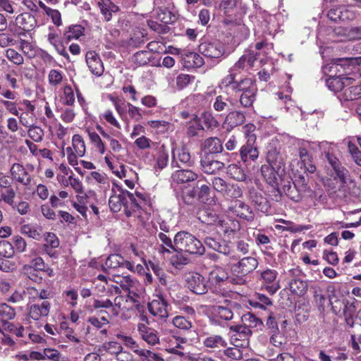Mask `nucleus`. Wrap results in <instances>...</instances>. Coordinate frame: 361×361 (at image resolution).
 Wrapping results in <instances>:
<instances>
[{
    "label": "nucleus",
    "instance_id": "7ed1b4c3",
    "mask_svg": "<svg viewBox=\"0 0 361 361\" xmlns=\"http://www.w3.org/2000/svg\"><path fill=\"white\" fill-rule=\"evenodd\" d=\"M142 202L135 199L134 195L128 191H120L114 195V213L122 210L127 217L140 216Z\"/></svg>",
    "mask_w": 361,
    "mask_h": 361
},
{
    "label": "nucleus",
    "instance_id": "6e6552de",
    "mask_svg": "<svg viewBox=\"0 0 361 361\" xmlns=\"http://www.w3.org/2000/svg\"><path fill=\"white\" fill-rule=\"evenodd\" d=\"M256 137L255 135L248 136L246 144L243 145L240 149L241 160L244 162L256 160L259 157L257 147L255 146Z\"/></svg>",
    "mask_w": 361,
    "mask_h": 361
},
{
    "label": "nucleus",
    "instance_id": "bb28decb",
    "mask_svg": "<svg viewBox=\"0 0 361 361\" xmlns=\"http://www.w3.org/2000/svg\"><path fill=\"white\" fill-rule=\"evenodd\" d=\"M202 343L204 347L211 349L226 348L227 346L226 339L219 334H206L202 337Z\"/></svg>",
    "mask_w": 361,
    "mask_h": 361
},
{
    "label": "nucleus",
    "instance_id": "c85d7f7f",
    "mask_svg": "<svg viewBox=\"0 0 361 361\" xmlns=\"http://www.w3.org/2000/svg\"><path fill=\"white\" fill-rule=\"evenodd\" d=\"M235 99L226 95H219L215 98L213 107L216 111H230L235 109Z\"/></svg>",
    "mask_w": 361,
    "mask_h": 361
},
{
    "label": "nucleus",
    "instance_id": "c756f323",
    "mask_svg": "<svg viewBox=\"0 0 361 361\" xmlns=\"http://www.w3.org/2000/svg\"><path fill=\"white\" fill-rule=\"evenodd\" d=\"M138 331L142 338L149 345H155L159 343V337L157 331L146 326L145 324L137 325Z\"/></svg>",
    "mask_w": 361,
    "mask_h": 361
},
{
    "label": "nucleus",
    "instance_id": "f3484780",
    "mask_svg": "<svg viewBox=\"0 0 361 361\" xmlns=\"http://www.w3.org/2000/svg\"><path fill=\"white\" fill-rule=\"evenodd\" d=\"M172 153V166L180 167V166L178 164V162L187 166H192L193 165L194 161L191 159L190 154L186 148L182 147L178 149H173Z\"/></svg>",
    "mask_w": 361,
    "mask_h": 361
},
{
    "label": "nucleus",
    "instance_id": "0e129e2a",
    "mask_svg": "<svg viewBox=\"0 0 361 361\" xmlns=\"http://www.w3.org/2000/svg\"><path fill=\"white\" fill-rule=\"evenodd\" d=\"M348 149L355 163L361 166V152L359 150L356 145L351 141H349L348 142Z\"/></svg>",
    "mask_w": 361,
    "mask_h": 361
},
{
    "label": "nucleus",
    "instance_id": "f03ea898",
    "mask_svg": "<svg viewBox=\"0 0 361 361\" xmlns=\"http://www.w3.org/2000/svg\"><path fill=\"white\" fill-rule=\"evenodd\" d=\"M175 251H183L191 255H202L205 248L201 241L192 234L179 231L174 236Z\"/></svg>",
    "mask_w": 361,
    "mask_h": 361
},
{
    "label": "nucleus",
    "instance_id": "a19ab883",
    "mask_svg": "<svg viewBox=\"0 0 361 361\" xmlns=\"http://www.w3.org/2000/svg\"><path fill=\"white\" fill-rule=\"evenodd\" d=\"M232 90L235 92H241L243 93L245 91H257V87L255 80L250 78H246L237 82V83L233 86Z\"/></svg>",
    "mask_w": 361,
    "mask_h": 361
},
{
    "label": "nucleus",
    "instance_id": "c03bdc74",
    "mask_svg": "<svg viewBox=\"0 0 361 361\" xmlns=\"http://www.w3.org/2000/svg\"><path fill=\"white\" fill-rule=\"evenodd\" d=\"M288 286L291 293L298 295H304L307 290V283L297 278L292 279L288 283Z\"/></svg>",
    "mask_w": 361,
    "mask_h": 361
},
{
    "label": "nucleus",
    "instance_id": "a878e982",
    "mask_svg": "<svg viewBox=\"0 0 361 361\" xmlns=\"http://www.w3.org/2000/svg\"><path fill=\"white\" fill-rule=\"evenodd\" d=\"M37 23L35 16L27 12L22 13L16 18V25L26 32L32 30Z\"/></svg>",
    "mask_w": 361,
    "mask_h": 361
},
{
    "label": "nucleus",
    "instance_id": "e433bc0d",
    "mask_svg": "<svg viewBox=\"0 0 361 361\" xmlns=\"http://www.w3.org/2000/svg\"><path fill=\"white\" fill-rule=\"evenodd\" d=\"M203 150L208 154H217L223 150L221 141L216 137L206 139L203 144Z\"/></svg>",
    "mask_w": 361,
    "mask_h": 361
},
{
    "label": "nucleus",
    "instance_id": "69168bd1",
    "mask_svg": "<svg viewBox=\"0 0 361 361\" xmlns=\"http://www.w3.org/2000/svg\"><path fill=\"white\" fill-rule=\"evenodd\" d=\"M12 240L13 243V246L14 247V251L19 253H22L26 250L27 243L25 240L20 235H13Z\"/></svg>",
    "mask_w": 361,
    "mask_h": 361
},
{
    "label": "nucleus",
    "instance_id": "bf43d9fd",
    "mask_svg": "<svg viewBox=\"0 0 361 361\" xmlns=\"http://www.w3.org/2000/svg\"><path fill=\"white\" fill-rule=\"evenodd\" d=\"M243 322L244 323L243 325H246L247 326L250 327H257L260 326L263 324L262 320L257 317L255 315L247 313L246 314H244L242 317Z\"/></svg>",
    "mask_w": 361,
    "mask_h": 361
},
{
    "label": "nucleus",
    "instance_id": "de8ad7c7",
    "mask_svg": "<svg viewBox=\"0 0 361 361\" xmlns=\"http://www.w3.org/2000/svg\"><path fill=\"white\" fill-rule=\"evenodd\" d=\"M16 196V192L12 187L4 190H0V201L4 202L11 207L15 206L14 200Z\"/></svg>",
    "mask_w": 361,
    "mask_h": 361
},
{
    "label": "nucleus",
    "instance_id": "393cba45",
    "mask_svg": "<svg viewBox=\"0 0 361 361\" xmlns=\"http://www.w3.org/2000/svg\"><path fill=\"white\" fill-rule=\"evenodd\" d=\"M231 331L234 334L232 336V339L235 341H241L244 346L247 347L249 343V338L252 335V331L246 325H235L230 327Z\"/></svg>",
    "mask_w": 361,
    "mask_h": 361
},
{
    "label": "nucleus",
    "instance_id": "9d476101",
    "mask_svg": "<svg viewBox=\"0 0 361 361\" xmlns=\"http://www.w3.org/2000/svg\"><path fill=\"white\" fill-rule=\"evenodd\" d=\"M199 51L207 58L219 59L224 54V48L220 42H204L199 45Z\"/></svg>",
    "mask_w": 361,
    "mask_h": 361
},
{
    "label": "nucleus",
    "instance_id": "864d4df0",
    "mask_svg": "<svg viewBox=\"0 0 361 361\" xmlns=\"http://www.w3.org/2000/svg\"><path fill=\"white\" fill-rule=\"evenodd\" d=\"M343 95L346 100H355L361 95V85H352L345 87Z\"/></svg>",
    "mask_w": 361,
    "mask_h": 361
},
{
    "label": "nucleus",
    "instance_id": "f8f14e48",
    "mask_svg": "<svg viewBox=\"0 0 361 361\" xmlns=\"http://www.w3.org/2000/svg\"><path fill=\"white\" fill-rule=\"evenodd\" d=\"M198 174L190 169L175 171L171 176V185H180L197 180Z\"/></svg>",
    "mask_w": 361,
    "mask_h": 361
},
{
    "label": "nucleus",
    "instance_id": "cd10ccee",
    "mask_svg": "<svg viewBox=\"0 0 361 361\" xmlns=\"http://www.w3.org/2000/svg\"><path fill=\"white\" fill-rule=\"evenodd\" d=\"M51 308L50 303L44 300L41 304H35L30 306L29 315L34 320H39L47 317Z\"/></svg>",
    "mask_w": 361,
    "mask_h": 361
},
{
    "label": "nucleus",
    "instance_id": "e2e57ef3",
    "mask_svg": "<svg viewBox=\"0 0 361 361\" xmlns=\"http://www.w3.org/2000/svg\"><path fill=\"white\" fill-rule=\"evenodd\" d=\"M63 73L60 71L52 69L48 74V81L51 86L59 85L63 80Z\"/></svg>",
    "mask_w": 361,
    "mask_h": 361
},
{
    "label": "nucleus",
    "instance_id": "a18cd8bd",
    "mask_svg": "<svg viewBox=\"0 0 361 361\" xmlns=\"http://www.w3.org/2000/svg\"><path fill=\"white\" fill-rule=\"evenodd\" d=\"M183 60L188 67H201L204 63L203 58L195 52L185 54Z\"/></svg>",
    "mask_w": 361,
    "mask_h": 361
},
{
    "label": "nucleus",
    "instance_id": "1a4fd4ad",
    "mask_svg": "<svg viewBox=\"0 0 361 361\" xmlns=\"http://www.w3.org/2000/svg\"><path fill=\"white\" fill-rule=\"evenodd\" d=\"M260 54V52H255L253 50H247L245 51L244 54L231 68V71L239 74L245 68L253 67L255 61Z\"/></svg>",
    "mask_w": 361,
    "mask_h": 361
},
{
    "label": "nucleus",
    "instance_id": "603ef678",
    "mask_svg": "<svg viewBox=\"0 0 361 361\" xmlns=\"http://www.w3.org/2000/svg\"><path fill=\"white\" fill-rule=\"evenodd\" d=\"M173 326L181 330H189L192 326V323L188 317L176 316L172 319Z\"/></svg>",
    "mask_w": 361,
    "mask_h": 361
},
{
    "label": "nucleus",
    "instance_id": "774afa93",
    "mask_svg": "<svg viewBox=\"0 0 361 361\" xmlns=\"http://www.w3.org/2000/svg\"><path fill=\"white\" fill-rule=\"evenodd\" d=\"M243 195V191L241 188L235 184H229L228 188L224 195V197L228 198L237 199Z\"/></svg>",
    "mask_w": 361,
    "mask_h": 361
},
{
    "label": "nucleus",
    "instance_id": "4d7b16f0",
    "mask_svg": "<svg viewBox=\"0 0 361 361\" xmlns=\"http://www.w3.org/2000/svg\"><path fill=\"white\" fill-rule=\"evenodd\" d=\"M88 136L90 140V141L94 145V146L97 147V150L101 153L104 154L105 152V142L102 141L99 135L91 130H87Z\"/></svg>",
    "mask_w": 361,
    "mask_h": 361
},
{
    "label": "nucleus",
    "instance_id": "052dcab7",
    "mask_svg": "<svg viewBox=\"0 0 361 361\" xmlns=\"http://www.w3.org/2000/svg\"><path fill=\"white\" fill-rule=\"evenodd\" d=\"M150 54L147 51H140L133 56L134 62L138 66H145L150 61Z\"/></svg>",
    "mask_w": 361,
    "mask_h": 361
},
{
    "label": "nucleus",
    "instance_id": "ddd939ff",
    "mask_svg": "<svg viewBox=\"0 0 361 361\" xmlns=\"http://www.w3.org/2000/svg\"><path fill=\"white\" fill-rule=\"evenodd\" d=\"M328 17L332 21H347L355 18V13L345 6H338L331 8Z\"/></svg>",
    "mask_w": 361,
    "mask_h": 361
},
{
    "label": "nucleus",
    "instance_id": "5701e85b",
    "mask_svg": "<svg viewBox=\"0 0 361 361\" xmlns=\"http://www.w3.org/2000/svg\"><path fill=\"white\" fill-rule=\"evenodd\" d=\"M283 172L269 164H264L261 167V173L265 181L273 187L278 185V176H281Z\"/></svg>",
    "mask_w": 361,
    "mask_h": 361
},
{
    "label": "nucleus",
    "instance_id": "0eeeda50",
    "mask_svg": "<svg viewBox=\"0 0 361 361\" xmlns=\"http://www.w3.org/2000/svg\"><path fill=\"white\" fill-rule=\"evenodd\" d=\"M186 282L188 288L195 294L202 295L207 292V281L204 277L197 272L189 273Z\"/></svg>",
    "mask_w": 361,
    "mask_h": 361
},
{
    "label": "nucleus",
    "instance_id": "6e6d98bb",
    "mask_svg": "<svg viewBox=\"0 0 361 361\" xmlns=\"http://www.w3.org/2000/svg\"><path fill=\"white\" fill-rule=\"evenodd\" d=\"M157 19L165 24L173 23L176 17L167 8H159L157 12Z\"/></svg>",
    "mask_w": 361,
    "mask_h": 361
},
{
    "label": "nucleus",
    "instance_id": "5fc2aeb1",
    "mask_svg": "<svg viewBox=\"0 0 361 361\" xmlns=\"http://www.w3.org/2000/svg\"><path fill=\"white\" fill-rule=\"evenodd\" d=\"M16 316L15 310L6 303H0V319L2 321L12 319Z\"/></svg>",
    "mask_w": 361,
    "mask_h": 361
},
{
    "label": "nucleus",
    "instance_id": "09e8293b",
    "mask_svg": "<svg viewBox=\"0 0 361 361\" xmlns=\"http://www.w3.org/2000/svg\"><path fill=\"white\" fill-rule=\"evenodd\" d=\"M257 91H245L241 93L239 102L243 107L248 108L252 106L256 99V93Z\"/></svg>",
    "mask_w": 361,
    "mask_h": 361
},
{
    "label": "nucleus",
    "instance_id": "f257e3e1",
    "mask_svg": "<svg viewBox=\"0 0 361 361\" xmlns=\"http://www.w3.org/2000/svg\"><path fill=\"white\" fill-rule=\"evenodd\" d=\"M116 270L114 269V271ZM114 317L127 321L135 314L136 300L130 295L133 281L129 275H120L114 272Z\"/></svg>",
    "mask_w": 361,
    "mask_h": 361
},
{
    "label": "nucleus",
    "instance_id": "aec40b11",
    "mask_svg": "<svg viewBox=\"0 0 361 361\" xmlns=\"http://www.w3.org/2000/svg\"><path fill=\"white\" fill-rule=\"evenodd\" d=\"M278 272L276 270L267 269L261 273V278L267 283L266 289L271 295L274 294L280 288L276 281Z\"/></svg>",
    "mask_w": 361,
    "mask_h": 361
},
{
    "label": "nucleus",
    "instance_id": "13d9d810",
    "mask_svg": "<svg viewBox=\"0 0 361 361\" xmlns=\"http://www.w3.org/2000/svg\"><path fill=\"white\" fill-rule=\"evenodd\" d=\"M6 56L11 62L17 66L22 65L24 62L23 56L14 49H7L6 50Z\"/></svg>",
    "mask_w": 361,
    "mask_h": 361
},
{
    "label": "nucleus",
    "instance_id": "58836bf2",
    "mask_svg": "<svg viewBox=\"0 0 361 361\" xmlns=\"http://www.w3.org/2000/svg\"><path fill=\"white\" fill-rule=\"evenodd\" d=\"M245 121V114L238 111H233L228 113L225 118V124L231 128L243 125Z\"/></svg>",
    "mask_w": 361,
    "mask_h": 361
},
{
    "label": "nucleus",
    "instance_id": "680f3d73",
    "mask_svg": "<svg viewBox=\"0 0 361 361\" xmlns=\"http://www.w3.org/2000/svg\"><path fill=\"white\" fill-rule=\"evenodd\" d=\"M14 247L13 244L8 241H0V255L10 258L14 255Z\"/></svg>",
    "mask_w": 361,
    "mask_h": 361
},
{
    "label": "nucleus",
    "instance_id": "72a5a7b5",
    "mask_svg": "<svg viewBox=\"0 0 361 361\" xmlns=\"http://www.w3.org/2000/svg\"><path fill=\"white\" fill-rule=\"evenodd\" d=\"M47 40L54 47L59 54L66 59H69V55L61 41L60 36L57 33L55 32H50L47 35Z\"/></svg>",
    "mask_w": 361,
    "mask_h": 361
},
{
    "label": "nucleus",
    "instance_id": "338daca9",
    "mask_svg": "<svg viewBox=\"0 0 361 361\" xmlns=\"http://www.w3.org/2000/svg\"><path fill=\"white\" fill-rule=\"evenodd\" d=\"M196 194L195 188H190L183 191L182 200L183 202L188 205H192L195 202Z\"/></svg>",
    "mask_w": 361,
    "mask_h": 361
},
{
    "label": "nucleus",
    "instance_id": "37998d69",
    "mask_svg": "<svg viewBox=\"0 0 361 361\" xmlns=\"http://www.w3.org/2000/svg\"><path fill=\"white\" fill-rule=\"evenodd\" d=\"M85 29L80 25H73L69 26L63 33V39L67 42L73 39H78L80 37L84 35Z\"/></svg>",
    "mask_w": 361,
    "mask_h": 361
},
{
    "label": "nucleus",
    "instance_id": "4c0bfd02",
    "mask_svg": "<svg viewBox=\"0 0 361 361\" xmlns=\"http://www.w3.org/2000/svg\"><path fill=\"white\" fill-rule=\"evenodd\" d=\"M247 348L243 344H241L240 346L236 344L234 347H229L225 349L224 355L228 358L240 360L247 354Z\"/></svg>",
    "mask_w": 361,
    "mask_h": 361
},
{
    "label": "nucleus",
    "instance_id": "3c124183",
    "mask_svg": "<svg viewBox=\"0 0 361 361\" xmlns=\"http://www.w3.org/2000/svg\"><path fill=\"white\" fill-rule=\"evenodd\" d=\"M27 294L33 298H39L41 300L48 299L52 297V292L48 289L37 290L33 287L27 288Z\"/></svg>",
    "mask_w": 361,
    "mask_h": 361
},
{
    "label": "nucleus",
    "instance_id": "4be33fe9",
    "mask_svg": "<svg viewBox=\"0 0 361 361\" xmlns=\"http://www.w3.org/2000/svg\"><path fill=\"white\" fill-rule=\"evenodd\" d=\"M44 237V243L42 246L43 252L51 257H56L57 253L55 249L59 246V238L54 233L51 232L46 233Z\"/></svg>",
    "mask_w": 361,
    "mask_h": 361
},
{
    "label": "nucleus",
    "instance_id": "f704fd0d",
    "mask_svg": "<svg viewBox=\"0 0 361 361\" xmlns=\"http://www.w3.org/2000/svg\"><path fill=\"white\" fill-rule=\"evenodd\" d=\"M20 232L23 235H27L36 240H40L43 237L42 228L31 224L22 225L20 228Z\"/></svg>",
    "mask_w": 361,
    "mask_h": 361
},
{
    "label": "nucleus",
    "instance_id": "a211bd4d",
    "mask_svg": "<svg viewBox=\"0 0 361 361\" xmlns=\"http://www.w3.org/2000/svg\"><path fill=\"white\" fill-rule=\"evenodd\" d=\"M267 160L269 165L284 171L285 156L280 149L270 146L267 152Z\"/></svg>",
    "mask_w": 361,
    "mask_h": 361
},
{
    "label": "nucleus",
    "instance_id": "ea45409f",
    "mask_svg": "<svg viewBox=\"0 0 361 361\" xmlns=\"http://www.w3.org/2000/svg\"><path fill=\"white\" fill-rule=\"evenodd\" d=\"M214 317L219 322L230 321L233 318V312L231 309L226 306L217 305L214 307Z\"/></svg>",
    "mask_w": 361,
    "mask_h": 361
},
{
    "label": "nucleus",
    "instance_id": "20e7f679",
    "mask_svg": "<svg viewBox=\"0 0 361 361\" xmlns=\"http://www.w3.org/2000/svg\"><path fill=\"white\" fill-rule=\"evenodd\" d=\"M319 146L341 182L342 183H347L348 171L342 166L341 161L337 157V152L338 151L337 145L324 141L321 142Z\"/></svg>",
    "mask_w": 361,
    "mask_h": 361
},
{
    "label": "nucleus",
    "instance_id": "dca6fc26",
    "mask_svg": "<svg viewBox=\"0 0 361 361\" xmlns=\"http://www.w3.org/2000/svg\"><path fill=\"white\" fill-rule=\"evenodd\" d=\"M310 192L304 177L300 176L299 180L293 183V186L286 195L294 202H300L304 194Z\"/></svg>",
    "mask_w": 361,
    "mask_h": 361
},
{
    "label": "nucleus",
    "instance_id": "412c9836",
    "mask_svg": "<svg viewBox=\"0 0 361 361\" xmlns=\"http://www.w3.org/2000/svg\"><path fill=\"white\" fill-rule=\"evenodd\" d=\"M229 209L238 216L247 221H252L255 218L252 209L240 200H235L233 204L229 207Z\"/></svg>",
    "mask_w": 361,
    "mask_h": 361
},
{
    "label": "nucleus",
    "instance_id": "49530a36",
    "mask_svg": "<svg viewBox=\"0 0 361 361\" xmlns=\"http://www.w3.org/2000/svg\"><path fill=\"white\" fill-rule=\"evenodd\" d=\"M101 13L106 21L112 18L113 2L111 0H99L97 2Z\"/></svg>",
    "mask_w": 361,
    "mask_h": 361
},
{
    "label": "nucleus",
    "instance_id": "c9c22d12",
    "mask_svg": "<svg viewBox=\"0 0 361 361\" xmlns=\"http://www.w3.org/2000/svg\"><path fill=\"white\" fill-rule=\"evenodd\" d=\"M228 279V274L226 269L221 267H215L209 273V281L215 285L220 286Z\"/></svg>",
    "mask_w": 361,
    "mask_h": 361
},
{
    "label": "nucleus",
    "instance_id": "4468645a",
    "mask_svg": "<svg viewBox=\"0 0 361 361\" xmlns=\"http://www.w3.org/2000/svg\"><path fill=\"white\" fill-rule=\"evenodd\" d=\"M197 217L203 224L224 226V220L220 218L214 211L209 208L200 209L197 212Z\"/></svg>",
    "mask_w": 361,
    "mask_h": 361
},
{
    "label": "nucleus",
    "instance_id": "79ce46f5",
    "mask_svg": "<svg viewBox=\"0 0 361 361\" xmlns=\"http://www.w3.org/2000/svg\"><path fill=\"white\" fill-rule=\"evenodd\" d=\"M228 175L237 181H245L247 180V174L245 171L238 164H232L227 168Z\"/></svg>",
    "mask_w": 361,
    "mask_h": 361
},
{
    "label": "nucleus",
    "instance_id": "2eb2a0df",
    "mask_svg": "<svg viewBox=\"0 0 361 361\" xmlns=\"http://www.w3.org/2000/svg\"><path fill=\"white\" fill-rule=\"evenodd\" d=\"M85 59L87 65L92 74L100 76L103 73L104 68L98 54L94 51H89L86 54Z\"/></svg>",
    "mask_w": 361,
    "mask_h": 361
},
{
    "label": "nucleus",
    "instance_id": "473e14b6",
    "mask_svg": "<svg viewBox=\"0 0 361 361\" xmlns=\"http://www.w3.org/2000/svg\"><path fill=\"white\" fill-rule=\"evenodd\" d=\"M154 163L152 164V165L156 170H161L167 166L169 162V154L164 145L157 148V153L154 155Z\"/></svg>",
    "mask_w": 361,
    "mask_h": 361
},
{
    "label": "nucleus",
    "instance_id": "423d86ee",
    "mask_svg": "<svg viewBox=\"0 0 361 361\" xmlns=\"http://www.w3.org/2000/svg\"><path fill=\"white\" fill-rule=\"evenodd\" d=\"M258 266V261L255 257H243L237 263L231 265L232 274L247 275L254 271Z\"/></svg>",
    "mask_w": 361,
    "mask_h": 361
},
{
    "label": "nucleus",
    "instance_id": "8fccbe9b",
    "mask_svg": "<svg viewBox=\"0 0 361 361\" xmlns=\"http://www.w3.org/2000/svg\"><path fill=\"white\" fill-rule=\"evenodd\" d=\"M72 146L76 154L81 157L85 154V142L79 135H74L72 138Z\"/></svg>",
    "mask_w": 361,
    "mask_h": 361
},
{
    "label": "nucleus",
    "instance_id": "9b49d317",
    "mask_svg": "<svg viewBox=\"0 0 361 361\" xmlns=\"http://www.w3.org/2000/svg\"><path fill=\"white\" fill-rule=\"evenodd\" d=\"M167 307L166 301L161 297H158L148 303L149 312L157 319H165L169 317Z\"/></svg>",
    "mask_w": 361,
    "mask_h": 361
},
{
    "label": "nucleus",
    "instance_id": "b1692460",
    "mask_svg": "<svg viewBox=\"0 0 361 361\" xmlns=\"http://www.w3.org/2000/svg\"><path fill=\"white\" fill-rule=\"evenodd\" d=\"M201 167L202 171L208 174H214L225 166V164L223 161L215 160L211 158L209 156H204L200 161Z\"/></svg>",
    "mask_w": 361,
    "mask_h": 361
},
{
    "label": "nucleus",
    "instance_id": "39448f33",
    "mask_svg": "<svg viewBox=\"0 0 361 361\" xmlns=\"http://www.w3.org/2000/svg\"><path fill=\"white\" fill-rule=\"evenodd\" d=\"M204 243L212 250L228 257L229 262L239 259V256L236 254L235 251L226 241L212 237H207L204 239Z\"/></svg>",
    "mask_w": 361,
    "mask_h": 361
},
{
    "label": "nucleus",
    "instance_id": "2f4dec72",
    "mask_svg": "<svg viewBox=\"0 0 361 361\" xmlns=\"http://www.w3.org/2000/svg\"><path fill=\"white\" fill-rule=\"evenodd\" d=\"M166 341L168 343V352L178 355L179 356L184 355V352L180 350V349L183 348L181 344L185 343L187 342L186 338L172 336L171 337L166 338Z\"/></svg>",
    "mask_w": 361,
    "mask_h": 361
},
{
    "label": "nucleus",
    "instance_id": "7c9ffc66",
    "mask_svg": "<svg viewBox=\"0 0 361 361\" xmlns=\"http://www.w3.org/2000/svg\"><path fill=\"white\" fill-rule=\"evenodd\" d=\"M352 80L350 78L331 77L326 80V85L331 91H343L345 87L351 84Z\"/></svg>",
    "mask_w": 361,
    "mask_h": 361
},
{
    "label": "nucleus",
    "instance_id": "6ab92c4d",
    "mask_svg": "<svg viewBox=\"0 0 361 361\" xmlns=\"http://www.w3.org/2000/svg\"><path fill=\"white\" fill-rule=\"evenodd\" d=\"M10 171L13 179L23 185L28 186L31 184L32 177L23 165L15 163L12 165Z\"/></svg>",
    "mask_w": 361,
    "mask_h": 361
}]
</instances>
